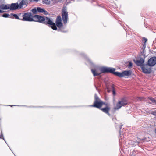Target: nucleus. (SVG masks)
Returning <instances> with one entry per match:
<instances>
[{"mask_svg":"<svg viewBox=\"0 0 156 156\" xmlns=\"http://www.w3.org/2000/svg\"><path fill=\"white\" fill-rule=\"evenodd\" d=\"M33 21H36L40 23H43L48 26V25L53 24L51 21V20L49 18L46 16H42L38 15H34Z\"/></svg>","mask_w":156,"mask_h":156,"instance_id":"obj_1","label":"nucleus"},{"mask_svg":"<svg viewBox=\"0 0 156 156\" xmlns=\"http://www.w3.org/2000/svg\"><path fill=\"white\" fill-rule=\"evenodd\" d=\"M114 70V69H111L109 67H106L97 68L95 69L91 70L94 76H99L102 73L112 72Z\"/></svg>","mask_w":156,"mask_h":156,"instance_id":"obj_2","label":"nucleus"},{"mask_svg":"<svg viewBox=\"0 0 156 156\" xmlns=\"http://www.w3.org/2000/svg\"><path fill=\"white\" fill-rule=\"evenodd\" d=\"M51 21L53 24L51 25H48V26L50 27L52 29H57V27L59 28H62L63 24L62 22V19L60 16H57L55 20V23L53 22L51 20Z\"/></svg>","mask_w":156,"mask_h":156,"instance_id":"obj_3","label":"nucleus"},{"mask_svg":"<svg viewBox=\"0 0 156 156\" xmlns=\"http://www.w3.org/2000/svg\"><path fill=\"white\" fill-rule=\"evenodd\" d=\"M105 103H104L100 99L96 94H95L94 96V104L91 105V106L100 109L102 107L104 106Z\"/></svg>","mask_w":156,"mask_h":156,"instance_id":"obj_4","label":"nucleus"},{"mask_svg":"<svg viewBox=\"0 0 156 156\" xmlns=\"http://www.w3.org/2000/svg\"><path fill=\"white\" fill-rule=\"evenodd\" d=\"M25 2L23 1H20L19 4L18 3H12L9 5V9L11 10H15L17 9L21 8L23 6Z\"/></svg>","mask_w":156,"mask_h":156,"instance_id":"obj_5","label":"nucleus"},{"mask_svg":"<svg viewBox=\"0 0 156 156\" xmlns=\"http://www.w3.org/2000/svg\"><path fill=\"white\" fill-rule=\"evenodd\" d=\"M22 20L23 21H33L34 15H32L30 12L25 13L21 16Z\"/></svg>","mask_w":156,"mask_h":156,"instance_id":"obj_6","label":"nucleus"},{"mask_svg":"<svg viewBox=\"0 0 156 156\" xmlns=\"http://www.w3.org/2000/svg\"><path fill=\"white\" fill-rule=\"evenodd\" d=\"M62 16L64 24H66L68 18V12L66 7L63 8L62 11Z\"/></svg>","mask_w":156,"mask_h":156,"instance_id":"obj_7","label":"nucleus"},{"mask_svg":"<svg viewBox=\"0 0 156 156\" xmlns=\"http://www.w3.org/2000/svg\"><path fill=\"white\" fill-rule=\"evenodd\" d=\"M127 104L126 99L122 98L121 100L119 101L117 103L116 106L114 107L115 110H118L122 106L126 105Z\"/></svg>","mask_w":156,"mask_h":156,"instance_id":"obj_8","label":"nucleus"},{"mask_svg":"<svg viewBox=\"0 0 156 156\" xmlns=\"http://www.w3.org/2000/svg\"><path fill=\"white\" fill-rule=\"evenodd\" d=\"M103 108H101L100 109L103 112L108 114L109 116H110V115L109 113L111 108L110 105L108 103H105Z\"/></svg>","mask_w":156,"mask_h":156,"instance_id":"obj_9","label":"nucleus"},{"mask_svg":"<svg viewBox=\"0 0 156 156\" xmlns=\"http://www.w3.org/2000/svg\"><path fill=\"white\" fill-rule=\"evenodd\" d=\"M156 64V57L154 56L150 58L148 61V65L150 66H153Z\"/></svg>","mask_w":156,"mask_h":156,"instance_id":"obj_10","label":"nucleus"},{"mask_svg":"<svg viewBox=\"0 0 156 156\" xmlns=\"http://www.w3.org/2000/svg\"><path fill=\"white\" fill-rule=\"evenodd\" d=\"M135 63L138 66H143V64L144 62V59L143 58H140L139 60H134Z\"/></svg>","mask_w":156,"mask_h":156,"instance_id":"obj_11","label":"nucleus"},{"mask_svg":"<svg viewBox=\"0 0 156 156\" xmlns=\"http://www.w3.org/2000/svg\"><path fill=\"white\" fill-rule=\"evenodd\" d=\"M109 68L111 69H114V70L112 72H109V73H113L114 74V75L119 77H123V75L122 74V73H120V72H115V68H110L109 67Z\"/></svg>","mask_w":156,"mask_h":156,"instance_id":"obj_12","label":"nucleus"},{"mask_svg":"<svg viewBox=\"0 0 156 156\" xmlns=\"http://www.w3.org/2000/svg\"><path fill=\"white\" fill-rule=\"evenodd\" d=\"M141 69L143 72L145 73H150L151 72V69H150L146 68L144 66H142L141 67Z\"/></svg>","mask_w":156,"mask_h":156,"instance_id":"obj_13","label":"nucleus"},{"mask_svg":"<svg viewBox=\"0 0 156 156\" xmlns=\"http://www.w3.org/2000/svg\"><path fill=\"white\" fill-rule=\"evenodd\" d=\"M132 71L131 70L125 71L122 72L123 77L125 76H129L131 75Z\"/></svg>","mask_w":156,"mask_h":156,"instance_id":"obj_14","label":"nucleus"},{"mask_svg":"<svg viewBox=\"0 0 156 156\" xmlns=\"http://www.w3.org/2000/svg\"><path fill=\"white\" fill-rule=\"evenodd\" d=\"M0 8L1 9H9V5H7L4 4H2L0 6Z\"/></svg>","mask_w":156,"mask_h":156,"instance_id":"obj_15","label":"nucleus"},{"mask_svg":"<svg viewBox=\"0 0 156 156\" xmlns=\"http://www.w3.org/2000/svg\"><path fill=\"white\" fill-rule=\"evenodd\" d=\"M37 12H39L44 13L45 14L47 12L44 10V9L40 7H37Z\"/></svg>","mask_w":156,"mask_h":156,"instance_id":"obj_16","label":"nucleus"},{"mask_svg":"<svg viewBox=\"0 0 156 156\" xmlns=\"http://www.w3.org/2000/svg\"><path fill=\"white\" fill-rule=\"evenodd\" d=\"M11 16H12V17H14L16 19L20 20H22V17L21 18L19 17V16L16 14H13L12 13H11Z\"/></svg>","mask_w":156,"mask_h":156,"instance_id":"obj_17","label":"nucleus"},{"mask_svg":"<svg viewBox=\"0 0 156 156\" xmlns=\"http://www.w3.org/2000/svg\"><path fill=\"white\" fill-rule=\"evenodd\" d=\"M149 99L152 102L153 105H156V99L152 97L149 98Z\"/></svg>","mask_w":156,"mask_h":156,"instance_id":"obj_18","label":"nucleus"},{"mask_svg":"<svg viewBox=\"0 0 156 156\" xmlns=\"http://www.w3.org/2000/svg\"><path fill=\"white\" fill-rule=\"evenodd\" d=\"M2 16L5 18L8 17L9 18H11L12 17V16H11V14L9 15L7 13H6L3 14Z\"/></svg>","mask_w":156,"mask_h":156,"instance_id":"obj_19","label":"nucleus"},{"mask_svg":"<svg viewBox=\"0 0 156 156\" xmlns=\"http://www.w3.org/2000/svg\"><path fill=\"white\" fill-rule=\"evenodd\" d=\"M141 139H138L137 141L135 142L134 143H133L132 144L134 146H136L137 144H138L139 142L141 141Z\"/></svg>","mask_w":156,"mask_h":156,"instance_id":"obj_20","label":"nucleus"},{"mask_svg":"<svg viewBox=\"0 0 156 156\" xmlns=\"http://www.w3.org/2000/svg\"><path fill=\"white\" fill-rule=\"evenodd\" d=\"M149 113L154 115L156 116V110L152 111L150 110L149 111Z\"/></svg>","mask_w":156,"mask_h":156,"instance_id":"obj_21","label":"nucleus"},{"mask_svg":"<svg viewBox=\"0 0 156 156\" xmlns=\"http://www.w3.org/2000/svg\"><path fill=\"white\" fill-rule=\"evenodd\" d=\"M50 2L49 0H44L43 1V3L47 5H49L50 4Z\"/></svg>","mask_w":156,"mask_h":156,"instance_id":"obj_22","label":"nucleus"},{"mask_svg":"<svg viewBox=\"0 0 156 156\" xmlns=\"http://www.w3.org/2000/svg\"><path fill=\"white\" fill-rule=\"evenodd\" d=\"M32 0H21L20 1H23L25 2V4H24V5H26V6L28 4V2H31Z\"/></svg>","mask_w":156,"mask_h":156,"instance_id":"obj_23","label":"nucleus"},{"mask_svg":"<svg viewBox=\"0 0 156 156\" xmlns=\"http://www.w3.org/2000/svg\"><path fill=\"white\" fill-rule=\"evenodd\" d=\"M31 11L34 14H35L37 12V10L36 8H34L32 9Z\"/></svg>","mask_w":156,"mask_h":156,"instance_id":"obj_24","label":"nucleus"},{"mask_svg":"<svg viewBox=\"0 0 156 156\" xmlns=\"http://www.w3.org/2000/svg\"><path fill=\"white\" fill-rule=\"evenodd\" d=\"M143 40L144 41V44H146V43L147 41V39L145 38V37H143Z\"/></svg>","mask_w":156,"mask_h":156,"instance_id":"obj_25","label":"nucleus"},{"mask_svg":"<svg viewBox=\"0 0 156 156\" xmlns=\"http://www.w3.org/2000/svg\"><path fill=\"white\" fill-rule=\"evenodd\" d=\"M129 68L131 67L132 66V63L131 62H129V65L128 66Z\"/></svg>","mask_w":156,"mask_h":156,"instance_id":"obj_26","label":"nucleus"},{"mask_svg":"<svg viewBox=\"0 0 156 156\" xmlns=\"http://www.w3.org/2000/svg\"><path fill=\"white\" fill-rule=\"evenodd\" d=\"M112 88L113 89V90H112V93H113V95H115L116 94V93H115V91L114 90V88L113 87V86H112Z\"/></svg>","mask_w":156,"mask_h":156,"instance_id":"obj_27","label":"nucleus"},{"mask_svg":"<svg viewBox=\"0 0 156 156\" xmlns=\"http://www.w3.org/2000/svg\"><path fill=\"white\" fill-rule=\"evenodd\" d=\"M146 44H144L143 45V47H142V49L143 50V51H144V50L145 49V48H146Z\"/></svg>","mask_w":156,"mask_h":156,"instance_id":"obj_28","label":"nucleus"},{"mask_svg":"<svg viewBox=\"0 0 156 156\" xmlns=\"http://www.w3.org/2000/svg\"><path fill=\"white\" fill-rule=\"evenodd\" d=\"M58 30V31H60L61 32H64V33L66 32H67V31H63V30Z\"/></svg>","mask_w":156,"mask_h":156,"instance_id":"obj_29","label":"nucleus"},{"mask_svg":"<svg viewBox=\"0 0 156 156\" xmlns=\"http://www.w3.org/2000/svg\"><path fill=\"white\" fill-rule=\"evenodd\" d=\"M3 134L2 133V132H1V135H0V138H2V139H3L4 140V139L3 137H2L3 136Z\"/></svg>","mask_w":156,"mask_h":156,"instance_id":"obj_30","label":"nucleus"},{"mask_svg":"<svg viewBox=\"0 0 156 156\" xmlns=\"http://www.w3.org/2000/svg\"><path fill=\"white\" fill-rule=\"evenodd\" d=\"M142 98H140V97H138V98H137V100H139V101H141V100H142Z\"/></svg>","mask_w":156,"mask_h":156,"instance_id":"obj_31","label":"nucleus"},{"mask_svg":"<svg viewBox=\"0 0 156 156\" xmlns=\"http://www.w3.org/2000/svg\"><path fill=\"white\" fill-rule=\"evenodd\" d=\"M86 59H87V61H88L89 62H90V63H91V61H90V60L88 58H87Z\"/></svg>","mask_w":156,"mask_h":156,"instance_id":"obj_32","label":"nucleus"},{"mask_svg":"<svg viewBox=\"0 0 156 156\" xmlns=\"http://www.w3.org/2000/svg\"><path fill=\"white\" fill-rule=\"evenodd\" d=\"M39 0H32L31 1V2H32V1H35V2H37Z\"/></svg>","mask_w":156,"mask_h":156,"instance_id":"obj_33","label":"nucleus"},{"mask_svg":"<svg viewBox=\"0 0 156 156\" xmlns=\"http://www.w3.org/2000/svg\"><path fill=\"white\" fill-rule=\"evenodd\" d=\"M155 133L156 134V129H155Z\"/></svg>","mask_w":156,"mask_h":156,"instance_id":"obj_34","label":"nucleus"},{"mask_svg":"<svg viewBox=\"0 0 156 156\" xmlns=\"http://www.w3.org/2000/svg\"><path fill=\"white\" fill-rule=\"evenodd\" d=\"M121 126H122L121 125L120 127V129H121Z\"/></svg>","mask_w":156,"mask_h":156,"instance_id":"obj_35","label":"nucleus"}]
</instances>
